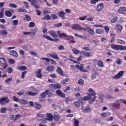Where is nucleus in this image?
Here are the masks:
<instances>
[{"label":"nucleus","instance_id":"f257e3e1","mask_svg":"<svg viewBox=\"0 0 126 126\" xmlns=\"http://www.w3.org/2000/svg\"><path fill=\"white\" fill-rule=\"evenodd\" d=\"M57 34L58 35H59L60 38H63V39H65V40H68V41H69V40H71L69 41L70 44H71V43L74 44V43H75V41H74V38L72 36H69L68 35L66 34L65 33H61V31H58L57 32Z\"/></svg>","mask_w":126,"mask_h":126},{"label":"nucleus","instance_id":"f03ea898","mask_svg":"<svg viewBox=\"0 0 126 126\" xmlns=\"http://www.w3.org/2000/svg\"><path fill=\"white\" fill-rule=\"evenodd\" d=\"M29 2H31V5L35 8L38 9L40 7V4H37L39 2V0H28Z\"/></svg>","mask_w":126,"mask_h":126},{"label":"nucleus","instance_id":"7ed1b4c3","mask_svg":"<svg viewBox=\"0 0 126 126\" xmlns=\"http://www.w3.org/2000/svg\"><path fill=\"white\" fill-rule=\"evenodd\" d=\"M10 102V99H8V97L4 96L0 98V105H4Z\"/></svg>","mask_w":126,"mask_h":126},{"label":"nucleus","instance_id":"20e7f679","mask_svg":"<svg viewBox=\"0 0 126 126\" xmlns=\"http://www.w3.org/2000/svg\"><path fill=\"white\" fill-rule=\"evenodd\" d=\"M76 67L79 69L80 71H82V72H88V70L85 69L83 68V64L81 63L80 65L79 64H76L75 65Z\"/></svg>","mask_w":126,"mask_h":126},{"label":"nucleus","instance_id":"39448f33","mask_svg":"<svg viewBox=\"0 0 126 126\" xmlns=\"http://www.w3.org/2000/svg\"><path fill=\"white\" fill-rule=\"evenodd\" d=\"M123 75L124 71H121L117 74L112 77V78H113V79H118V78H121Z\"/></svg>","mask_w":126,"mask_h":126},{"label":"nucleus","instance_id":"423d86ee","mask_svg":"<svg viewBox=\"0 0 126 126\" xmlns=\"http://www.w3.org/2000/svg\"><path fill=\"white\" fill-rule=\"evenodd\" d=\"M43 38H45V39H48L49 41H54V42H59V41H60V39H59V38L53 39L49 35H44Z\"/></svg>","mask_w":126,"mask_h":126},{"label":"nucleus","instance_id":"0eeeda50","mask_svg":"<svg viewBox=\"0 0 126 126\" xmlns=\"http://www.w3.org/2000/svg\"><path fill=\"white\" fill-rule=\"evenodd\" d=\"M111 47L113 50H114L115 51H121V45H118L112 44H111Z\"/></svg>","mask_w":126,"mask_h":126},{"label":"nucleus","instance_id":"6e6552de","mask_svg":"<svg viewBox=\"0 0 126 126\" xmlns=\"http://www.w3.org/2000/svg\"><path fill=\"white\" fill-rule=\"evenodd\" d=\"M56 94L58 96H60L62 98H65V94L63 93L60 90H58L56 91Z\"/></svg>","mask_w":126,"mask_h":126},{"label":"nucleus","instance_id":"1a4fd4ad","mask_svg":"<svg viewBox=\"0 0 126 126\" xmlns=\"http://www.w3.org/2000/svg\"><path fill=\"white\" fill-rule=\"evenodd\" d=\"M126 11V7H121L117 10L118 13H119L120 14H124V13H125Z\"/></svg>","mask_w":126,"mask_h":126},{"label":"nucleus","instance_id":"9d476101","mask_svg":"<svg viewBox=\"0 0 126 126\" xmlns=\"http://www.w3.org/2000/svg\"><path fill=\"white\" fill-rule=\"evenodd\" d=\"M89 93L88 94L92 97V96H96V92L93 90V89L90 88L88 90Z\"/></svg>","mask_w":126,"mask_h":126},{"label":"nucleus","instance_id":"9b49d317","mask_svg":"<svg viewBox=\"0 0 126 126\" xmlns=\"http://www.w3.org/2000/svg\"><path fill=\"white\" fill-rule=\"evenodd\" d=\"M103 8H104V4L103 3H100L96 6L97 11H101Z\"/></svg>","mask_w":126,"mask_h":126},{"label":"nucleus","instance_id":"f8f14e48","mask_svg":"<svg viewBox=\"0 0 126 126\" xmlns=\"http://www.w3.org/2000/svg\"><path fill=\"white\" fill-rule=\"evenodd\" d=\"M58 14L62 19H65V14H66V13L65 12H63V11L62 10L59 12Z\"/></svg>","mask_w":126,"mask_h":126},{"label":"nucleus","instance_id":"ddd939ff","mask_svg":"<svg viewBox=\"0 0 126 126\" xmlns=\"http://www.w3.org/2000/svg\"><path fill=\"white\" fill-rule=\"evenodd\" d=\"M86 29L90 35H92L93 36V35H94L95 32H94V30L92 29V28H90V27H87Z\"/></svg>","mask_w":126,"mask_h":126},{"label":"nucleus","instance_id":"4468645a","mask_svg":"<svg viewBox=\"0 0 126 126\" xmlns=\"http://www.w3.org/2000/svg\"><path fill=\"white\" fill-rule=\"evenodd\" d=\"M42 72V69H39L36 72V76L37 77V78H42L43 75L42 74H41Z\"/></svg>","mask_w":126,"mask_h":126},{"label":"nucleus","instance_id":"2eb2a0df","mask_svg":"<svg viewBox=\"0 0 126 126\" xmlns=\"http://www.w3.org/2000/svg\"><path fill=\"white\" fill-rule=\"evenodd\" d=\"M72 29L74 30H79V31H81V26L78 24L74 25L72 27Z\"/></svg>","mask_w":126,"mask_h":126},{"label":"nucleus","instance_id":"dca6fc26","mask_svg":"<svg viewBox=\"0 0 126 126\" xmlns=\"http://www.w3.org/2000/svg\"><path fill=\"white\" fill-rule=\"evenodd\" d=\"M46 118H46L47 121H53V120H54V116L51 113H47Z\"/></svg>","mask_w":126,"mask_h":126},{"label":"nucleus","instance_id":"f3484780","mask_svg":"<svg viewBox=\"0 0 126 126\" xmlns=\"http://www.w3.org/2000/svg\"><path fill=\"white\" fill-rule=\"evenodd\" d=\"M80 54L84 57H87V58H89V57H90V52L82 51Z\"/></svg>","mask_w":126,"mask_h":126},{"label":"nucleus","instance_id":"a211bd4d","mask_svg":"<svg viewBox=\"0 0 126 126\" xmlns=\"http://www.w3.org/2000/svg\"><path fill=\"white\" fill-rule=\"evenodd\" d=\"M49 34L53 38H58V34H57V33L54 31H49Z\"/></svg>","mask_w":126,"mask_h":126},{"label":"nucleus","instance_id":"6ab92c4d","mask_svg":"<svg viewBox=\"0 0 126 126\" xmlns=\"http://www.w3.org/2000/svg\"><path fill=\"white\" fill-rule=\"evenodd\" d=\"M56 72L57 73L60 74V75H61V76H63V69H62V68L60 67H58L56 70Z\"/></svg>","mask_w":126,"mask_h":126},{"label":"nucleus","instance_id":"aec40b11","mask_svg":"<svg viewBox=\"0 0 126 126\" xmlns=\"http://www.w3.org/2000/svg\"><path fill=\"white\" fill-rule=\"evenodd\" d=\"M49 56L52 59H55L56 60H60V58L59 57V55L56 53L50 54Z\"/></svg>","mask_w":126,"mask_h":126},{"label":"nucleus","instance_id":"412c9836","mask_svg":"<svg viewBox=\"0 0 126 126\" xmlns=\"http://www.w3.org/2000/svg\"><path fill=\"white\" fill-rule=\"evenodd\" d=\"M10 55H11V56L14 57V58H18V54L17 53V52H16V51H15L14 50L10 51Z\"/></svg>","mask_w":126,"mask_h":126},{"label":"nucleus","instance_id":"4be33fe9","mask_svg":"<svg viewBox=\"0 0 126 126\" xmlns=\"http://www.w3.org/2000/svg\"><path fill=\"white\" fill-rule=\"evenodd\" d=\"M48 91H49V90H45L44 92H43L42 93L40 94L39 97L43 98H46V96L47 95V92H48Z\"/></svg>","mask_w":126,"mask_h":126},{"label":"nucleus","instance_id":"5701e85b","mask_svg":"<svg viewBox=\"0 0 126 126\" xmlns=\"http://www.w3.org/2000/svg\"><path fill=\"white\" fill-rule=\"evenodd\" d=\"M34 107L36 110H40L42 108V105L39 102H35L34 104Z\"/></svg>","mask_w":126,"mask_h":126},{"label":"nucleus","instance_id":"b1692460","mask_svg":"<svg viewBox=\"0 0 126 126\" xmlns=\"http://www.w3.org/2000/svg\"><path fill=\"white\" fill-rule=\"evenodd\" d=\"M104 32L105 31L104 30H102L101 29H97L95 31V33H96V34H104Z\"/></svg>","mask_w":126,"mask_h":126},{"label":"nucleus","instance_id":"393cba45","mask_svg":"<svg viewBox=\"0 0 126 126\" xmlns=\"http://www.w3.org/2000/svg\"><path fill=\"white\" fill-rule=\"evenodd\" d=\"M31 31H32V32H30L31 36H35L37 32V30L35 29H32Z\"/></svg>","mask_w":126,"mask_h":126},{"label":"nucleus","instance_id":"a878e982","mask_svg":"<svg viewBox=\"0 0 126 126\" xmlns=\"http://www.w3.org/2000/svg\"><path fill=\"white\" fill-rule=\"evenodd\" d=\"M92 98V96H91L89 94H88V96H84L83 97V101H88V100H91V98Z\"/></svg>","mask_w":126,"mask_h":126},{"label":"nucleus","instance_id":"bb28decb","mask_svg":"<svg viewBox=\"0 0 126 126\" xmlns=\"http://www.w3.org/2000/svg\"><path fill=\"white\" fill-rule=\"evenodd\" d=\"M111 105L113 106V107L116 108V109H120V108H121V105L118 103H113L111 104Z\"/></svg>","mask_w":126,"mask_h":126},{"label":"nucleus","instance_id":"cd10ccee","mask_svg":"<svg viewBox=\"0 0 126 126\" xmlns=\"http://www.w3.org/2000/svg\"><path fill=\"white\" fill-rule=\"evenodd\" d=\"M5 15L8 17H11V16L12 15V13H11V11L10 10H7L5 12Z\"/></svg>","mask_w":126,"mask_h":126},{"label":"nucleus","instance_id":"c85d7f7f","mask_svg":"<svg viewBox=\"0 0 126 126\" xmlns=\"http://www.w3.org/2000/svg\"><path fill=\"white\" fill-rule=\"evenodd\" d=\"M19 102L22 105H26L28 103V101L27 100H26V99H20Z\"/></svg>","mask_w":126,"mask_h":126},{"label":"nucleus","instance_id":"c756f323","mask_svg":"<svg viewBox=\"0 0 126 126\" xmlns=\"http://www.w3.org/2000/svg\"><path fill=\"white\" fill-rule=\"evenodd\" d=\"M23 20H26V21H30V20H31V17H30L28 14H26Z\"/></svg>","mask_w":126,"mask_h":126},{"label":"nucleus","instance_id":"7c9ffc66","mask_svg":"<svg viewBox=\"0 0 126 126\" xmlns=\"http://www.w3.org/2000/svg\"><path fill=\"white\" fill-rule=\"evenodd\" d=\"M54 121L55 122H58V121H59L60 120V119H61V116H60L58 114H54Z\"/></svg>","mask_w":126,"mask_h":126},{"label":"nucleus","instance_id":"2f4dec72","mask_svg":"<svg viewBox=\"0 0 126 126\" xmlns=\"http://www.w3.org/2000/svg\"><path fill=\"white\" fill-rule=\"evenodd\" d=\"M97 65L99 67H104V63L101 60H98L97 62Z\"/></svg>","mask_w":126,"mask_h":126},{"label":"nucleus","instance_id":"473e14b6","mask_svg":"<svg viewBox=\"0 0 126 126\" xmlns=\"http://www.w3.org/2000/svg\"><path fill=\"white\" fill-rule=\"evenodd\" d=\"M43 20H51L52 19V17L49 15H46L45 17L42 18Z\"/></svg>","mask_w":126,"mask_h":126},{"label":"nucleus","instance_id":"72a5a7b5","mask_svg":"<svg viewBox=\"0 0 126 126\" xmlns=\"http://www.w3.org/2000/svg\"><path fill=\"white\" fill-rule=\"evenodd\" d=\"M6 71L9 73V74H10V73H12L13 72V68L11 67H8L6 69Z\"/></svg>","mask_w":126,"mask_h":126},{"label":"nucleus","instance_id":"f704fd0d","mask_svg":"<svg viewBox=\"0 0 126 126\" xmlns=\"http://www.w3.org/2000/svg\"><path fill=\"white\" fill-rule=\"evenodd\" d=\"M18 69L21 71L26 70L27 67H26V66H21L18 67Z\"/></svg>","mask_w":126,"mask_h":126},{"label":"nucleus","instance_id":"c9c22d12","mask_svg":"<svg viewBox=\"0 0 126 126\" xmlns=\"http://www.w3.org/2000/svg\"><path fill=\"white\" fill-rule=\"evenodd\" d=\"M0 35H7V31L6 30H2L0 31Z\"/></svg>","mask_w":126,"mask_h":126},{"label":"nucleus","instance_id":"e433bc0d","mask_svg":"<svg viewBox=\"0 0 126 126\" xmlns=\"http://www.w3.org/2000/svg\"><path fill=\"white\" fill-rule=\"evenodd\" d=\"M72 51L75 55H78V54L80 53V51L75 48L72 49Z\"/></svg>","mask_w":126,"mask_h":126},{"label":"nucleus","instance_id":"4c0bfd02","mask_svg":"<svg viewBox=\"0 0 126 126\" xmlns=\"http://www.w3.org/2000/svg\"><path fill=\"white\" fill-rule=\"evenodd\" d=\"M62 85L61 84H54V89H61Z\"/></svg>","mask_w":126,"mask_h":126},{"label":"nucleus","instance_id":"58836bf2","mask_svg":"<svg viewBox=\"0 0 126 126\" xmlns=\"http://www.w3.org/2000/svg\"><path fill=\"white\" fill-rule=\"evenodd\" d=\"M97 99V96H94V97L92 98V99H90V101H89V104H93V102L95 101Z\"/></svg>","mask_w":126,"mask_h":126},{"label":"nucleus","instance_id":"ea45409f","mask_svg":"<svg viewBox=\"0 0 126 126\" xmlns=\"http://www.w3.org/2000/svg\"><path fill=\"white\" fill-rule=\"evenodd\" d=\"M28 95L30 96H35L38 94L37 92H29L28 93Z\"/></svg>","mask_w":126,"mask_h":126},{"label":"nucleus","instance_id":"a19ab883","mask_svg":"<svg viewBox=\"0 0 126 126\" xmlns=\"http://www.w3.org/2000/svg\"><path fill=\"white\" fill-rule=\"evenodd\" d=\"M74 126H79V121L76 119H74Z\"/></svg>","mask_w":126,"mask_h":126},{"label":"nucleus","instance_id":"79ce46f5","mask_svg":"<svg viewBox=\"0 0 126 126\" xmlns=\"http://www.w3.org/2000/svg\"><path fill=\"white\" fill-rule=\"evenodd\" d=\"M78 83L80 84V85H83L84 84V80L82 79H79L78 80Z\"/></svg>","mask_w":126,"mask_h":126},{"label":"nucleus","instance_id":"37998d69","mask_svg":"<svg viewBox=\"0 0 126 126\" xmlns=\"http://www.w3.org/2000/svg\"><path fill=\"white\" fill-rule=\"evenodd\" d=\"M118 20V17L115 16L114 18L111 20V23H115Z\"/></svg>","mask_w":126,"mask_h":126},{"label":"nucleus","instance_id":"c03bdc74","mask_svg":"<svg viewBox=\"0 0 126 126\" xmlns=\"http://www.w3.org/2000/svg\"><path fill=\"white\" fill-rule=\"evenodd\" d=\"M18 11L19 12H24L25 13H26L27 12V10L25 9H23L22 8H20L18 9Z\"/></svg>","mask_w":126,"mask_h":126},{"label":"nucleus","instance_id":"a18cd8bd","mask_svg":"<svg viewBox=\"0 0 126 126\" xmlns=\"http://www.w3.org/2000/svg\"><path fill=\"white\" fill-rule=\"evenodd\" d=\"M6 111H7V108L5 107H2L0 108V113H1L2 114L5 113Z\"/></svg>","mask_w":126,"mask_h":126},{"label":"nucleus","instance_id":"49530a36","mask_svg":"<svg viewBox=\"0 0 126 126\" xmlns=\"http://www.w3.org/2000/svg\"><path fill=\"white\" fill-rule=\"evenodd\" d=\"M53 69H54V67H53V66H48L46 68V70H47V71H53Z\"/></svg>","mask_w":126,"mask_h":126},{"label":"nucleus","instance_id":"de8ad7c7","mask_svg":"<svg viewBox=\"0 0 126 126\" xmlns=\"http://www.w3.org/2000/svg\"><path fill=\"white\" fill-rule=\"evenodd\" d=\"M3 10H4V8H2L0 12V18H2L4 15Z\"/></svg>","mask_w":126,"mask_h":126},{"label":"nucleus","instance_id":"09e8293b","mask_svg":"<svg viewBox=\"0 0 126 126\" xmlns=\"http://www.w3.org/2000/svg\"><path fill=\"white\" fill-rule=\"evenodd\" d=\"M96 74H98V72L93 74V75H92L91 77L92 80H94V79L96 78Z\"/></svg>","mask_w":126,"mask_h":126},{"label":"nucleus","instance_id":"8fccbe9b","mask_svg":"<svg viewBox=\"0 0 126 126\" xmlns=\"http://www.w3.org/2000/svg\"><path fill=\"white\" fill-rule=\"evenodd\" d=\"M116 27L119 31H122V30H123V27H122L121 25H116Z\"/></svg>","mask_w":126,"mask_h":126},{"label":"nucleus","instance_id":"3c124183","mask_svg":"<svg viewBox=\"0 0 126 126\" xmlns=\"http://www.w3.org/2000/svg\"><path fill=\"white\" fill-rule=\"evenodd\" d=\"M29 26L31 28H32V27H34L35 26V23L33 22H31L29 24Z\"/></svg>","mask_w":126,"mask_h":126},{"label":"nucleus","instance_id":"603ef678","mask_svg":"<svg viewBox=\"0 0 126 126\" xmlns=\"http://www.w3.org/2000/svg\"><path fill=\"white\" fill-rule=\"evenodd\" d=\"M46 95L50 97L53 96V94L52 93V92H50V90H48V92L46 93Z\"/></svg>","mask_w":126,"mask_h":126},{"label":"nucleus","instance_id":"864d4df0","mask_svg":"<svg viewBox=\"0 0 126 126\" xmlns=\"http://www.w3.org/2000/svg\"><path fill=\"white\" fill-rule=\"evenodd\" d=\"M74 104H75L76 105V106L77 107V108L80 107V103L78 101L74 102Z\"/></svg>","mask_w":126,"mask_h":126},{"label":"nucleus","instance_id":"5fc2aeb1","mask_svg":"<svg viewBox=\"0 0 126 126\" xmlns=\"http://www.w3.org/2000/svg\"><path fill=\"white\" fill-rule=\"evenodd\" d=\"M27 73V71H25L22 72L21 77L23 79H24V78H25V75Z\"/></svg>","mask_w":126,"mask_h":126},{"label":"nucleus","instance_id":"6e6d98bb","mask_svg":"<svg viewBox=\"0 0 126 126\" xmlns=\"http://www.w3.org/2000/svg\"><path fill=\"white\" fill-rule=\"evenodd\" d=\"M84 111L85 112H90V111H91V108H90V106L87 107H86V108L84 109Z\"/></svg>","mask_w":126,"mask_h":126},{"label":"nucleus","instance_id":"4d7b16f0","mask_svg":"<svg viewBox=\"0 0 126 126\" xmlns=\"http://www.w3.org/2000/svg\"><path fill=\"white\" fill-rule=\"evenodd\" d=\"M99 0H91L90 2L91 4H95L96 2H98Z\"/></svg>","mask_w":126,"mask_h":126},{"label":"nucleus","instance_id":"13d9d810","mask_svg":"<svg viewBox=\"0 0 126 126\" xmlns=\"http://www.w3.org/2000/svg\"><path fill=\"white\" fill-rule=\"evenodd\" d=\"M9 5L10 7H13L14 8H16V7H17V5L15 3H10Z\"/></svg>","mask_w":126,"mask_h":126},{"label":"nucleus","instance_id":"bf43d9fd","mask_svg":"<svg viewBox=\"0 0 126 126\" xmlns=\"http://www.w3.org/2000/svg\"><path fill=\"white\" fill-rule=\"evenodd\" d=\"M51 17H52L53 19H58V16L56 14H51Z\"/></svg>","mask_w":126,"mask_h":126},{"label":"nucleus","instance_id":"052dcab7","mask_svg":"<svg viewBox=\"0 0 126 126\" xmlns=\"http://www.w3.org/2000/svg\"><path fill=\"white\" fill-rule=\"evenodd\" d=\"M11 80H12V77H10V78L7 79L6 80H5V82L6 84L9 83V82H10V81H11Z\"/></svg>","mask_w":126,"mask_h":126},{"label":"nucleus","instance_id":"680f3d73","mask_svg":"<svg viewBox=\"0 0 126 126\" xmlns=\"http://www.w3.org/2000/svg\"><path fill=\"white\" fill-rule=\"evenodd\" d=\"M4 63H5V60L4 59V58H0V63L3 64Z\"/></svg>","mask_w":126,"mask_h":126},{"label":"nucleus","instance_id":"e2e57ef3","mask_svg":"<svg viewBox=\"0 0 126 126\" xmlns=\"http://www.w3.org/2000/svg\"><path fill=\"white\" fill-rule=\"evenodd\" d=\"M104 30L106 33H109V31L110 30V28L108 26H105Z\"/></svg>","mask_w":126,"mask_h":126},{"label":"nucleus","instance_id":"0e129e2a","mask_svg":"<svg viewBox=\"0 0 126 126\" xmlns=\"http://www.w3.org/2000/svg\"><path fill=\"white\" fill-rule=\"evenodd\" d=\"M13 101H14L15 102H19V98L15 96H14L13 97Z\"/></svg>","mask_w":126,"mask_h":126},{"label":"nucleus","instance_id":"69168bd1","mask_svg":"<svg viewBox=\"0 0 126 126\" xmlns=\"http://www.w3.org/2000/svg\"><path fill=\"white\" fill-rule=\"evenodd\" d=\"M37 116L38 118H44L45 117V115L42 114H40L39 113H38L37 114Z\"/></svg>","mask_w":126,"mask_h":126},{"label":"nucleus","instance_id":"338daca9","mask_svg":"<svg viewBox=\"0 0 126 126\" xmlns=\"http://www.w3.org/2000/svg\"><path fill=\"white\" fill-rule=\"evenodd\" d=\"M23 3L24 4H25L26 8H29V3L28 2H26V1H24L23 2Z\"/></svg>","mask_w":126,"mask_h":126},{"label":"nucleus","instance_id":"774afa93","mask_svg":"<svg viewBox=\"0 0 126 126\" xmlns=\"http://www.w3.org/2000/svg\"><path fill=\"white\" fill-rule=\"evenodd\" d=\"M13 24L15 26L17 25L18 24V20H13Z\"/></svg>","mask_w":126,"mask_h":126}]
</instances>
